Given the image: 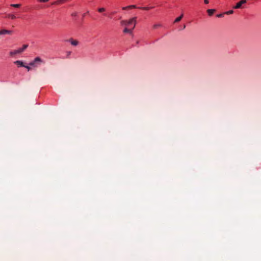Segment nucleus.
I'll list each match as a JSON object with an SVG mask.
<instances>
[{
  "label": "nucleus",
  "instance_id": "nucleus-16",
  "mask_svg": "<svg viewBox=\"0 0 261 261\" xmlns=\"http://www.w3.org/2000/svg\"><path fill=\"white\" fill-rule=\"evenodd\" d=\"M162 27V25L161 24H160V23H159V24H154L153 25V28L154 29H156L158 28L159 27Z\"/></svg>",
  "mask_w": 261,
  "mask_h": 261
},
{
  "label": "nucleus",
  "instance_id": "nucleus-22",
  "mask_svg": "<svg viewBox=\"0 0 261 261\" xmlns=\"http://www.w3.org/2000/svg\"><path fill=\"white\" fill-rule=\"evenodd\" d=\"M71 15L73 16V17H75L77 16V13L76 12H73L72 13Z\"/></svg>",
  "mask_w": 261,
  "mask_h": 261
},
{
  "label": "nucleus",
  "instance_id": "nucleus-24",
  "mask_svg": "<svg viewBox=\"0 0 261 261\" xmlns=\"http://www.w3.org/2000/svg\"><path fill=\"white\" fill-rule=\"evenodd\" d=\"M48 0H38V1H39V2H43V3H45V2H47Z\"/></svg>",
  "mask_w": 261,
  "mask_h": 261
},
{
  "label": "nucleus",
  "instance_id": "nucleus-9",
  "mask_svg": "<svg viewBox=\"0 0 261 261\" xmlns=\"http://www.w3.org/2000/svg\"><path fill=\"white\" fill-rule=\"evenodd\" d=\"M183 16H184V14H181L180 16H179V17H178L177 18H176L175 19L174 22L176 23V22L180 21L181 20V19L182 18Z\"/></svg>",
  "mask_w": 261,
  "mask_h": 261
},
{
  "label": "nucleus",
  "instance_id": "nucleus-14",
  "mask_svg": "<svg viewBox=\"0 0 261 261\" xmlns=\"http://www.w3.org/2000/svg\"><path fill=\"white\" fill-rule=\"evenodd\" d=\"M28 47V44H24L22 47L20 48L19 49L21 50V52L22 53Z\"/></svg>",
  "mask_w": 261,
  "mask_h": 261
},
{
  "label": "nucleus",
  "instance_id": "nucleus-21",
  "mask_svg": "<svg viewBox=\"0 0 261 261\" xmlns=\"http://www.w3.org/2000/svg\"><path fill=\"white\" fill-rule=\"evenodd\" d=\"M71 51H69L67 52V58H69L70 55H71Z\"/></svg>",
  "mask_w": 261,
  "mask_h": 261
},
{
  "label": "nucleus",
  "instance_id": "nucleus-2",
  "mask_svg": "<svg viewBox=\"0 0 261 261\" xmlns=\"http://www.w3.org/2000/svg\"><path fill=\"white\" fill-rule=\"evenodd\" d=\"M42 62V60L39 57H36L35 59L29 63V65L33 67H37Z\"/></svg>",
  "mask_w": 261,
  "mask_h": 261
},
{
  "label": "nucleus",
  "instance_id": "nucleus-17",
  "mask_svg": "<svg viewBox=\"0 0 261 261\" xmlns=\"http://www.w3.org/2000/svg\"><path fill=\"white\" fill-rule=\"evenodd\" d=\"M11 7H14V8H19L21 6L20 4H11L10 5Z\"/></svg>",
  "mask_w": 261,
  "mask_h": 261
},
{
  "label": "nucleus",
  "instance_id": "nucleus-1",
  "mask_svg": "<svg viewBox=\"0 0 261 261\" xmlns=\"http://www.w3.org/2000/svg\"><path fill=\"white\" fill-rule=\"evenodd\" d=\"M136 17H134V18L130 19V20H129L128 21L122 20L121 21V24L122 25H128H128L134 23V25H133V27L132 28V29H134L135 27V23H136Z\"/></svg>",
  "mask_w": 261,
  "mask_h": 261
},
{
  "label": "nucleus",
  "instance_id": "nucleus-10",
  "mask_svg": "<svg viewBox=\"0 0 261 261\" xmlns=\"http://www.w3.org/2000/svg\"><path fill=\"white\" fill-rule=\"evenodd\" d=\"M215 9H208L207 10V12L209 16L213 15L214 13L215 12Z\"/></svg>",
  "mask_w": 261,
  "mask_h": 261
},
{
  "label": "nucleus",
  "instance_id": "nucleus-28",
  "mask_svg": "<svg viewBox=\"0 0 261 261\" xmlns=\"http://www.w3.org/2000/svg\"><path fill=\"white\" fill-rule=\"evenodd\" d=\"M182 28H183V29H185V28H186V25H184V26H182Z\"/></svg>",
  "mask_w": 261,
  "mask_h": 261
},
{
  "label": "nucleus",
  "instance_id": "nucleus-27",
  "mask_svg": "<svg viewBox=\"0 0 261 261\" xmlns=\"http://www.w3.org/2000/svg\"><path fill=\"white\" fill-rule=\"evenodd\" d=\"M88 13H89V11H87L86 13H84V14H83V17H85V15H86V14H88Z\"/></svg>",
  "mask_w": 261,
  "mask_h": 261
},
{
  "label": "nucleus",
  "instance_id": "nucleus-7",
  "mask_svg": "<svg viewBox=\"0 0 261 261\" xmlns=\"http://www.w3.org/2000/svg\"><path fill=\"white\" fill-rule=\"evenodd\" d=\"M14 64L18 65V67H23L25 66L23 62L20 60H17L14 62Z\"/></svg>",
  "mask_w": 261,
  "mask_h": 261
},
{
  "label": "nucleus",
  "instance_id": "nucleus-3",
  "mask_svg": "<svg viewBox=\"0 0 261 261\" xmlns=\"http://www.w3.org/2000/svg\"><path fill=\"white\" fill-rule=\"evenodd\" d=\"M246 3V0H241L239 2H238L236 5L233 7L234 9H239L241 7L243 4H244Z\"/></svg>",
  "mask_w": 261,
  "mask_h": 261
},
{
  "label": "nucleus",
  "instance_id": "nucleus-8",
  "mask_svg": "<svg viewBox=\"0 0 261 261\" xmlns=\"http://www.w3.org/2000/svg\"><path fill=\"white\" fill-rule=\"evenodd\" d=\"M67 0H58L54 2H53L51 5H60L64 3L65 2H66Z\"/></svg>",
  "mask_w": 261,
  "mask_h": 261
},
{
  "label": "nucleus",
  "instance_id": "nucleus-25",
  "mask_svg": "<svg viewBox=\"0 0 261 261\" xmlns=\"http://www.w3.org/2000/svg\"><path fill=\"white\" fill-rule=\"evenodd\" d=\"M204 2L205 4H207L209 3L208 0H204Z\"/></svg>",
  "mask_w": 261,
  "mask_h": 261
},
{
  "label": "nucleus",
  "instance_id": "nucleus-13",
  "mask_svg": "<svg viewBox=\"0 0 261 261\" xmlns=\"http://www.w3.org/2000/svg\"><path fill=\"white\" fill-rule=\"evenodd\" d=\"M132 30L133 29H129L127 28H125L123 30V32L125 33H132Z\"/></svg>",
  "mask_w": 261,
  "mask_h": 261
},
{
  "label": "nucleus",
  "instance_id": "nucleus-19",
  "mask_svg": "<svg viewBox=\"0 0 261 261\" xmlns=\"http://www.w3.org/2000/svg\"><path fill=\"white\" fill-rule=\"evenodd\" d=\"M225 13H221L217 15V17H223L224 16Z\"/></svg>",
  "mask_w": 261,
  "mask_h": 261
},
{
  "label": "nucleus",
  "instance_id": "nucleus-4",
  "mask_svg": "<svg viewBox=\"0 0 261 261\" xmlns=\"http://www.w3.org/2000/svg\"><path fill=\"white\" fill-rule=\"evenodd\" d=\"M12 33V31L7 30H2L0 31V35H5V34H11Z\"/></svg>",
  "mask_w": 261,
  "mask_h": 261
},
{
  "label": "nucleus",
  "instance_id": "nucleus-5",
  "mask_svg": "<svg viewBox=\"0 0 261 261\" xmlns=\"http://www.w3.org/2000/svg\"><path fill=\"white\" fill-rule=\"evenodd\" d=\"M67 41L70 42L71 45L73 46H76L79 44V42L76 40H73L72 38H70L69 40H67Z\"/></svg>",
  "mask_w": 261,
  "mask_h": 261
},
{
  "label": "nucleus",
  "instance_id": "nucleus-18",
  "mask_svg": "<svg viewBox=\"0 0 261 261\" xmlns=\"http://www.w3.org/2000/svg\"><path fill=\"white\" fill-rule=\"evenodd\" d=\"M105 11V9L104 8H100L98 9V11L100 13L103 12Z\"/></svg>",
  "mask_w": 261,
  "mask_h": 261
},
{
  "label": "nucleus",
  "instance_id": "nucleus-15",
  "mask_svg": "<svg viewBox=\"0 0 261 261\" xmlns=\"http://www.w3.org/2000/svg\"><path fill=\"white\" fill-rule=\"evenodd\" d=\"M8 17L9 18H11V19H16V17L15 15L14 14H10L8 15Z\"/></svg>",
  "mask_w": 261,
  "mask_h": 261
},
{
  "label": "nucleus",
  "instance_id": "nucleus-6",
  "mask_svg": "<svg viewBox=\"0 0 261 261\" xmlns=\"http://www.w3.org/2000/svg\"><path fill=\"white\" fill-rule=\"evenodd\" d=\"M20 53H21V50L19 48L18 49L10 51V55L11 56H15V55H16L17 54H20Z\"/></svg>",
  "mask_w": 261,
  "mask_h": 261
},
{
  "label": "nucleus",
  "instance_id": "nucleus-11",
  "mask_svg": "<svg viewBox=\"0 0 261 261\" xmlns=\"http://www.w3.org/2000/svg\"><path fill=\"white\" fill-rule=\"evenodd\" d=\"M136 5H130L127 7H123L122 9L123 10H126L127 9H131V8H136Z\"/></svg>",
  "mask_w": 261,
  "mask_h": 261
},
{
  "label": "nucleus",
  "instance_id": "nucleus-26",
  "mask_svg": "<svg viewBox=\"0 0 261 261\" xmlns=\"http://www.w3.org/2000/svg\"><path fill=\"white\" fill-rule=\"evenodd\" d=\"M116 13V11H114V12H112L111 13V15H114Z\"/></svg>",
  "mask_w": 261,
  "mask_h": 261
},
{
  "label": "nucleus",
  "instance_id": "nucleus-20",
  "mask_svg": "<svg viewBox=\"0 0 261 261\" xmlns=\"http://www.w3.org/2000/svg\"><path fill=\"white\" fill-rule=\"evenodd\" d=\"M233 13V11L231 10H229V11L225 12V14L229 15V14H231Z\"/></svg>",
  "mask_w": 261,
  "mask_h": 261
},
{
  "label": "nucleus",
  "instance_id": "nucleus-23",
  "mask_svg": "<svg viewBox=\"0 0 261 261\" xmlns=\"http://www.w3.org/2000/svg\"><path fill=\"white\" fill-rule=\"evenodd\" d=\"M24 67L26 68L28 71H29L31 69L30 67L29 66H27V65H25V66H24Z\"/></svg>",
  "mask_w": 261,
  "mask_h": 261
},
{
  "label": "nucleus",
  "instance_id": "nucleus-12",
  "mask_svg": "<svg viewBox=\"0 0 261 261\" xmlns=\"http://www.w3.org/2000/svg\"><path fill=\"white\" fill-rule=\"evenodd\" d=\"M153 7H139V9L143 10H149L150 9L153 8Z\"/></svg>",
  "mask_w": 261,
  "mask_h": 261
}]
</instances>
